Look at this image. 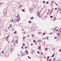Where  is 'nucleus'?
I'll list each match as a JSON object with an SVG mask.
<instances>
[{
	"mask_svg": "<svg viewBox=\"0 0 61 61\" xmlns=\"http://www.w3.org/2000/svg\"><path fill=\"white\" fill-rule=\"evenodd\" d=\"M57 9H58L57 10L58 12H59V11H61V9H60V8H58Z\"/></svg>",
	"mask_w": 61,
	"mask_h": 61,
	"instance_id": "obj_1",
	"label": "nucleus"
},
{
	"mask_svg": "<svg viewBox=\"0 0 61 61\" xmlns=\"http://www.w3.org/2000/svg\"><path fill=\"white\" fill-rule=\"evenodd\" d=\"M40 13L41 12L39 11H38V12H37V15H40Z\"/></svg>",
	"mask_w": 61,
	"mask_h": 61,
	"instance_id": "obj_2",
	"label": "nucleus"
},
{
	"mask_svg": "<svg viewBox=\"0 0 61 61\" xmlns=\"http://www.w3.org/2000/svg\"><path fill=\"white\" fill-rule=\"evenodd\" d=\"M37 15L38 16V17L39 18H40V17H41V16H40V15Z\"/></svg>",
	"mask_w": 61,
	"mask_h": 61,
	"instance_id": "obj_3",
	"label": "nucleus"
},
{
	"mask_svg": "<svg viewBox=\"0 0 61 61\" xmlns=\"http://www.w3.org/2000/svg\"><path fill=\"white\" fill-rule=\"evenodd\" d=\"M38 48L39 50H40L41 49V46H39Z\"/></svg>",
	"mask_w": 61,
	"mask_h": 61,
	"instance_id": "obj_4",
	"label": "nucleus"
},
{
	"mask_svg": "<svg viewBox=\"0 0 61 61\" xmlns=\"http://www.w3.org/2000/svg\"><path fill=\"white\" fill-rule=\"evenodd\" d=\"M25 55L24 53H22V54L21 55L22 56H25Z\"/></svg>",
	"mask_w": 61,
	"mask_h": 61,
	"instance_id": "obj_5",
	"label": "nucleus"
},
{
	"mask_svg": "<svg viewBox=\"0 0 61 61\" xmlns=\"http://www.w3.org/2000/svg\"><path fill=\"white\" fill-rule=\"evenodd\" d=\"M10 51H13V48H11V49Z\"/></svg>",
	"mask_w": 61,
	"mask_h": 61,
	"instance_id": "obj_6",
	"label": "nucleus"
},
{
	"mask_svg": "<svg viewBox=\"0 0 61 61\" xmlns=\"http://www.w3.org/2000/svg\"><path fill=\"white\" fill-rule=\"evenodd\" d=\"M32 37H34V36H35V35H34L33 34H32Z\"/></svg>",
	"mask_w": 61,
	"mask_h": 61,
	"instance_id": "obj_7",
	"label": "nucleus"
},
{
	"mask_svg": "<svg viewBox=\"0 0 61 61\" xmlns=\"http://www.w3.org/2000/svg\"><path fill=\"white\" fill-rule=\"evenodd\" d=\"M55 60H56V58H54L53 59V61H55Z\"/></svg>",
	"mask_w": 61,
	"mask_h": 61,
	"instance_id": "obj_8",
	"label": "nucleus"
},
{
	"mask_svg": "<svg viewBox=\"0 0 61 61\" xmlns=\"http://www.w3.org/2000/svg\"><path fill=\"white\" fill-rule=\"evenodd\" d=\"M25 53H27V54H28V52H27V50L26 51H25Z\"/></svg>",
	"mask_w": 61,
	"mask_h": 61,
	"instance_id": "obj_9",
	"label": "nucleus"
},
{
	"mask_svg": "<svg viewBox=\"0 0 61 61\" xmlns=\"http://www.w3.org/2000/svg\"><path fill=\"white\" fill-rule=\"evenodd\" d=\"M14 41H15L14 40H12V41H11V43H13V42H14Z\"/></svg>",
	"mask_w": 61,
	"mask_h": 61,
	"instance_id": "obj_10",
	"label": "nucleus"
},
{
	"mask_svg": "<svg viewBox=\"0 0 61 61\" xmlns=\"http://www.w3.org/2000/svg\"><path fill=\"white\" fill-rule=\"evenodd\" d=\"M33 10V9L32 8H31L30 9V10L31 11H32V10Z\"/></svg>",
	"mask_w": 61,
	"mask_h": 61,
	"instance_id": "obj_11",
	"label": "nucleus"
},
{
	"mask_svg": "<svg viewBox=\"0 0 61 61\" xmlns=\"http://www.w3.org/2000/svg\"><path fill=\"white\" fill-rule=\"evenodd\" d=\"M15 41H16V43H18V41H17V40H16Z\"/></svg>",
	"mask_w": 61,
	"mask_h": 61,
	"instance_id": "obj_12",
	"label": "nucleus"
},
{
	"mask_svg": "<svg viewBox=\"0 0 61 61\" xmlns=\"http://www.w3.org/2000/svg\"><path fill=\"white\" fill-rule=\"evenodd\" d=\"M25 34H26V32L24 31V33H23L24 35H25Z\"/></svg>",
	"mask_w": 61,
	"mask_h": 61,
	"instance_id": "obj_13",
	"label": "nucleus"
},
{
	"mask_svg": "<svg viewBox=\"0 0 61 61\" xmlns=\"http://www.w3.org/2000/svg\"><path fill=\"white\" fill-rule=\"evenodd\" d=\"M1 53L2 54H4V51H2Z\"/></svg>",
	"mask_w": 61,
	"mask_h": 61,
	"instance_id": "obj_14",
	"label": "nucleus"
},
{
	"mask_svg": "<svg viewBox=\"0 0 61 61\" xmlns=\"http://www.w3.org/2000/svg\"><path fill=\"white\" fill-rule=\"evenodd\" d=\"M54 56H55V55L53 54L51 56V57H54Z\"/></svg>",
	"mask_w": 61,
	"mask_h": 61,
	"instance_id": "obj_15",
	"label": "nucleus"
},
{
	"mask_svg": "<svg viewBox=\"0 0 61 61\" xmlns=\"http://www.w3.org/2000/svg\"><path fill=\"white\" fill-rule=\"evenodd\" d=\"M17 33V32L16 31H14V34H15V33Z\"/></svg>",
	"mask_w": 61,
	"mask_h": 61,
	"instance_id": "obj_16",
	"label": "nucleus"
},
{
	"mask_svg": "<svg viewBox=\"0 0 61 61\" xmlns=\"http://www.w3.org/2000/svg\"><path fill=\"white\" fill-rule=\"evenodd\" d=\"M16 41H14V44H16Z\"/></svg>",
	"mask_w": 61,
	"mask_h": 61,
	"instance_id": "obj_17",
	"label": "nucleus"
},
{
	"mask_svg": "<svg viewBox=\"0 0 61 61\" xmlns=\"http://www.w3.org/2000/svg\"><path fill=\"white\" fill-rule=\"evenodd\" d=\"M33 42H34V43H36V40H34Z\"/></svg>",
	"mask_w": 61,
	"mask_h": 61,
	"instance_id": "obj_18",
	"label": "nucleus"
},
{
	"mask_svg": "<svg viewBox=\"0 0 61 61\" xmlns=\"http://www.w3.org/2000/svg\"><path fill=\"white\" fill-rule=\"evenodd\" d=\"M51 3H52V4H54V1L51 2Z\"/></svg>",
	"mask_w": 61,
	"mask_h": 61,
	"instance_id": "obj_19",
	"label": "nucleus"
},
{
	"mask_svg": "<svg viewBox=\"0 0 61 61\" xmlns=\"http://www.w3.org/2000/svg\"><path fill=\"white\" fill-rule=\"evenodd\" d=\"M33 43H31L30 44L31 46H33Z\"/></svg>",
	"mask_w": 61,
	"mask_h": 61,
	"instance_id": "obj_20",
	"label": "nucleus"
},
{
	"mask_svg": "<svg viewBox=\"0 0 61 61\" xmlns=\"http://www.w3.org/2000/svg\"><path fill=\"white\" fill-rule=\"evenodd\" d=\"M57 35H58V36H60V34L59 33L58 34H57Z\"/></svg>",
	"mask_w": 61,
	"mask_h": 61,
	"instance_id": "obj_21",
	"label": "nucleus"
},
{
	"mask_svg": "<svg viewBox=\"0 0 61 61\" xmlns=\"http://www.w3.org/2000/svg\"><path fill=\"white\" fill-rule=\"evenodd\" d=\"M22 11L23 12H25V10H22Z\"/></svg>",
	"mask_w": 61,
	"mask_h": 61,
	"instance_id": "obj_22",
	"label": "nucleus"
},
{
	"mask_svg": "<svg viewBox=\"0 0 61 61\" xmlns=\"http://www.w3.org/2000/svg\"><path fill=\"white\" fill-rule=\"evenodd\" d=\"M47 48H45V50H47Z\"/></svg>",
	"mask_w": 61,
	"mask_h": 61,
	"instance_id": "obj_23",
	"label": "nucleus"
},
{
	"mask_svg": "<svg viewBox=\"0 0 61 61\" xmlns=\"http://www.w3.org/2000/svg\"><path fill=\"white\" fill-rule=\"evenodd\" d=\"M21 6H22V5H20V6L19 8L21 7Z\"/></svg>",
	"mask_w": 61,
	"mask_h": 61,
	"instance_id": "obj_24",
	"label": "nucleus"
},
{
	"mask_svg": "<svg viewBox=\"0 0 61 61\" xmlns=\"http://www.w3.org/2000/svg\"><path fill=\"white\" fill-rule=\"evenodd\" d=\"M50 17L51 18H53V16H51Z\"/></svg>",
	"mask_w": 61,
	"mask_h": 61,
	"instance_id": "obj_25",
	"label": "nucleus"
},
{
	"mask_svg": "<svg viewBox=\"0 0 61 61\" xmlns=\"http://www.w3.org/2000/svg\"><path fill=\"white\" fill-rule=\"evenodd\" d=\"M39 41H41V39H39Z\"/></svg>",
	"mask_w": 61,
	"mask_h": 61,
	"instance_id": "obj_26",
	"label": "nucleus"
},
{
	"mask_svg": "<svg viewBox=\"0 0 61 61\" xmlns=\"http://www.w3.org/2000/svg\"><path fill=\"white\" fill-rule=\"evenodd\" d=\"M10 27L11 28V27H12V25H10Z\"/></svg>",
	"mask_w": 61,
	"mask_h": 61,
	"instance_id": "obj_27",
	"label": "nucleus"
},
{
	"mask_svg": "<svg viewBox=\"0 0 61 61\" xmlns=\"http://www.w3.org/2000/svg\"><path fill=\"white\" fill-rule=\"evenodd\" d=\"M41 54L42 55H43V53L42 52H41Z\"/></svg>",
	"mask_w": 61,
	"mask_h": 61,
	"instance_id": "obj_28",
	"label": "nucleus"
},
{
	"mask_svg": "<svg viewBox=\"0 0 61 61\" xmlns=\"http://www.w3.org/2000/svg\"><path fill=\"white\" fill-rule=\"evenodd\" d=\"M5 40H7V37H6V39H5Z\"/></svg>",
	"mask_w": 61,
	"mask_h": 61,
	"instance_id": "obj_29",
	"label": "nucleus"
},
{
	"mask_svg": "<svg viewBox=\"0 0 61 61\" xmlns=\"http://www.w3.org/2000/svg\"><path fill=\"white\" fill-rule=\"evenodd\" d=\"M54 38L55 39H56V37L55 36L54 37Z\"/></svg>",
	"mask_w": 61,
	"mask_h": 61,
	"instance_id": "obj_30",
	"label": "nucleus"
},
{
	"mask_svg": "<svg viewBox=\"0 0 61 61\" xmlns=\"http://www.w3.org/2000/svg\"><path fill=\"white\" fill-rule=\"evenodd\" d=\"M61 49H60L59 50V52H61Z\"/></svg>",
	"mask_w": 61,
	"mask_h": 61,
	"instance_id": "obj_31",
	"label": "nucleus"
},
{
	"mask_svg": "<svg viewBox=\"0 0 61 61\" xmlns=\"http://www.w3.org/2000/svg\"><path fill=\"white\" fill-rule=\"evenodd\" d=\"M33 17H31V19H33Z\"/></svg>",
	"mask_w": 61,
	"mask_h": 61,
	"instance_id": "obj_32",
	"label": "nucleus"
},
{
	"mask_svg": "<svg viewBox=\"0 0 61 61\" xmlns=\"http://www.w3.org/2000/svg\"><path fill=\"white\" fill-rule=\"evenodd\" d=\"M23 46H25V44H24V43H23Z\"/></svg>",
	"mask_w": 61,
	"mask_h": 61,
	"instance_id": "obj_33",
	"label": "nucleus"
},
{
	"mask_svg": "<svg viewBox=\"0 0 61 61\" xmlns=\"http://www.w3.org/2000/svg\"><path fill=\"white\" fill-rule=\"evenodd\" d=\"M47 40H48V37H47Z\"/></svg>",
	"mask_w": 61,
	"mask_h": 61,
	"instance_id": "obj_34",
	"label": "nucleus"
},
{
	"mask_svg": "<svg viewBox=\"0 0 61 61\" xmlns=\"http://www.w3.org/2000/svg\"><path fill=\"white\" fill-rule=\"evenodd\" d=\"M29 23H31V21H29Z\"/></svg>",
	"mask_w": 61,
	"mask_h": 61,
	"instance_id": "obj_35",
	"label": "nucleus"
},
{
	"mask_svg": "<svg viewBox=\"0 0 61 61\" xmlns=\"http://www.w3.org/2000/svg\"><path fill=\"white\" fill-rule=\"evenodd\" d=\"M55 4H56V5H57H57L56 4V3H55Z\"/></svg>",
	"mask_w": 61,
	"mask_h": 61,
	"instance_id": "obj_36",
	"label": "nucleus"
},
{
	"mask_svg": "<svg viewBox=\"0 0 61 61\" xmlns=\"http://www.w3.org/2000/svg\"><path fill=\"white\" fill-rule=\"evenodd\" d=\"M43 3H45V1H43Z\"/></svg>",
	"mask_w": 61,
	"mask_h": 61,
	"instance_id": "obj_37",
	"label": "nucleus"
},
{
	"mask_svg": "<svg viewBox=\"0 0 61 61\" xmlns=\"http://www.w3.org/2000/svg\"><path fill=\"white\" fill-rule=\"evenodd\" d=\"M48 11H49V12H50V10L49 9L48 10Z\"/></svg>",
	"mask_w": 61,
	"mask_h": 61,
	"instance_id": "obj_38",
	"label": "nucleus"
},
{
	"mask_svg": "<svg viewBox=\"0 0 61 61\" xmlns=\"http://www.w3.org/2000/svg\"><path fill=\"white\" fill-rule=\"evenodd\" d=\"M38 33L39 34H41V33L40 32H38Z\"/></svg>",
	"mask_w": 61,
	"mask_h": 61,
	"instance_id": "obj_39",
	"label": "nucleus"
},
{
	"mask_svg": "<svg viewBox=\"0 0 61 61\" xmlns=\"http://www.w3.org/2000/svg\"><path fill=\"white\" fill-rule=\"evenodd\" d=\"M46 3L47 4H48V3H49L48 2H46Z\"/></svg>",
	"mask_w": 61,
	"mask_h": 61,
	"instance_id": "obj_40",
	"label": "nucleus"
},
{
	"mask_svg": "<svg viewBox=\"0 0 61 61\" xmlns=\"http://www.w3.org/2000/svg\"><path fill=\"white\" fill-rule=\"evenodd\" d=\"M25 49H26L27 48V47H25Z\"/></svg>",
	"mask_w": 61,
	"mask_h": 61,
	"instance_id": "obj_41",
	"label": "nucleus"
},
{
	"mask_svg": "<svg viewBox=\"0 0 61 61\" xmlns=\"http://www.w3.org/2000/svg\"><path fill=\"white\" fill-rule=\"evenodd\" d=\"M11 22H13V20H11Z\"/></svg>",
	"mask_w": 61,
	"mask_h": 61,
	"instance_id": "obj_42",
	"label": "nucleus"
},
{
	"mask_svg": "<svg viewBox=\"0 0 61 61\" xmlns=\"http://www.w3.org/2000/svg\"><path fill=\"white\" fill-rule=\"evenodd\" d=\"M55 10H57V8H56L55 9Z\"/></svg>",
	"mask_w": 61,
	"mask_h": 61,
	"instance_id": "obj_43",
	"label": "nucleus"
},
{
	"mask_svg": "<svg viewBox=\"0 0 61 61\" xmlns=\"http://www.w3.org/2000/svg\"><path fill=\"white\" fill-rule=\"evenodd\" d=\"M9 36H8L7 37V38H8V37H9Z\"/></svg>",
	"mask_w": 61,
	"mask_h": 61,
	"instance_id": "obj_44",
	"label": "nucleus"
},
{
	"mask_svg": "<svg viewBox=\"0 0 61 61\" xmlns=\"http://www.w3.org/2000/svg\"><path fill=\"white\" fill-rule=\"evenodd\" d=\"M56 20V18H55V19L53 20Z\"/></svg>",
	"mask_w": 61,
	"mask_h": 61,
	"instance_id": "obj_45",
	"label": "nucleus"
},
{
	"mask_svg": "<svg viewBox=\"0 0 61 61\" xmlns=\"http://www.w3.org/2000/svg\"><path fill=\"white\" fill-rule=\"evenodd\" d=\"M19 21V20H17V22H18Z\"/></svg>",
	"mask_w": 61,
	"mask_h": 61,
	"instance_id": "obj_46",
	"label": "nucleus"
},
{
	"mask_svg": "<svg viewBox=\"0 0 61 61\" xmlns=\"http://www.w3.org/2000/svg\"><path fill=\"white\" fill-rule=\"evenodd\" d=\"M21 48H22V49H23V46H22L21 47Z\"/></svg>",
	"mask_w": 61,
	"mask_h": 61,
	"instance_id": "obj_47",
	"label": "nucleus"
},
{
	"mask_svg": "<svg viewBox=\"0 0 61 61\" xmlns=\"http://www.w3.org/2000/svg\"><path fill=\"white\" fill-rule=\"evenodd\" d=\"M2 3H0V5H2Z\"/></svg>",
	"mask_w": 61,
	"mask_h": 61,
	"instance_id": "obj_48",
	"label": "nucleus"
},
{
	"mask_svg": "<svg viewBox=\"0 0 61 61\" xmlns=\"http://www.w3.org/2000/svg\"><path fill=\"white\" fill-rule=\"evenodd\" d=\"M45 33H43V35H45Z\"/></svg>",
	"mask_w": 61,
	"mask_h": 61,
	"instance_id": "obj_49",
	"label": "nucleus"
},
{
	"mask_svg": "<svg viewBox=\"0 0 61 61\" xmlns=\"http://www.w3.org/2000/svg\"><path fill=\"white\" fill-rule=\"evenodd\" d=\"M46 39V38H44V40H45V39Z\"/></svg>",
	"mask_w": 61,
	"mask_h": 61,
	"instance_id": "obj_50",
	"label": "nucleus"
},
{
	"mask_svg": "<svg viewBox=\"0 0 61 61\" xmlns=\"http://www.w3.org/2000/svg\"><path fill=\"white\" fill-rule=\"evenodd\" d=\"M56 31H58V30H56Z\"/></svg>",
	"mask_w": 61,
	"mask_h": 61,
	"instance_id": "obj_51",
	"label": "nucleus"
},
{
	"mask_svg": "<svg viewBox=\"0 0 61 61\" xmlns=\"http://www.w3.org/2000/svg\"><path fill=\"white\" fill-rule=\"evenodd\" d=\"M37 53L38 54H39V51H38Z\"/></svg>",
	"mask_w": 61,
	"mask_h": 61,
	"instance_id": "obj_52",
	"label": "nucleus"
},
{
	"mask_svg": "<svg viewBox=\"0 0 61 61\" xmlns=\"http://www.w3.org/2000/svg\"><path fill=\"white\" fill-rule=\"evenodd\" d=\"M23 39H24V38H25V37H23Z\"/></svg>",
	"mask_w": 61,
	"mask_h": 61,
	"instance_id": "obj_53",
	"label": "nucleus"
},
{
	"mask_svg": "<svg viewBox=\"0 0 61 61\" xmlns=\"http://www.w3.org/2000/svg\"><path fill=\"white\" fill-rule=\"evenodd\" d=\"M47 14H48H48H49V12H47Z\"/></svg>",
	"mask_w": 61,
	"mask_h": 61,
	"instance_id": "obj_54",
	"label": "nucleus"
},
{
	"mask_svg": "<svg viewBox=\"0 0 61 61\" xmlns=\"http://www.w3.org/2000/svg\"><path fill=\"white\" fill-rule=\"evenodd\" d=\"M51 35H52L53 34V33H51Z\"/></svg>",
	"mask_w": 61,
	"mask_h": 61,
	"instance_id": "obj_55",
	"label": "nucleus"
},
{
	"mask_svg": "<svg viewBox=\"0 0 61 61\" xmlns=\"http://www.w3.org/2000/svg\"><path fill=\"white\" fill-rule=\"evenodd\" d=\"M4 30H6V29H4Z\"/></svg>",
	"mask_w": 61,
	"mask_h": 61,
	"instance_id": "obj_56",
	"label": "nucleus"
},
{
	"mask_svg": "<svg viewBox=\"0 0 61 61\" xmlns=\"http://www.w3.org/2000/svg\"><path fill=\"white\" fill-rule=\"evenodd\" d=\"M49 57H47V58H48H48H49Z\"/></svg>",
	"mask_w": 61,
	"mask_h": 61,
	"instance_id": "obj_57",
	"label": "nucleus"
},
{
	"mask_svg": "<svg viewBox=\"0 0 61 61\" xmlns=\"http://www.w3.org/2000/svg\"><path fill=\"white\" fill-rule=\"evenodd\" d=\"M33 52H34V51H32V53H33Z\"/></svg>",
	"mask_w": 61,
	"mask_h": 61,
	"instance_id": "obj_58",
	"label": "nucleus"
},
{
	"mask_svg": "<svg viewBox=\"0 0 61 61\" xmlns=\"http://www.w3.org/2000/svg\"><path fill=\"white\" fill-rule=\"evenodd\" d=\"M29 56H28V58H29Z\"/></svg>",
	"mask_w": 61,
	"mask_h": 61,
	"instance_id": "obj_59",
	"label": "nucleus"
},
{
	"mask_svg": "<svg viewBox=\"0 0 61 61\" xmlns=\"http://www.w3.org/2000/svg\"><path fill=\"white\" fill-rule=\"evenodd\" d=\"M4 2H2V4H4Z\"/></svg>",
	"mask_w": 61,
	"mask_h": 61,
	"instance_id": "obj_60",
	"label": "nucleus"
},
{
	"mask_svg": "<svg viewBox=\"0 0 61 61\" xmlns=\"http://www.w3.org/2000/svg\"><path fill=\"white\" fill-rule=\"evenodd\" d=\"M29 58H30V59H31V57Z\"/></svg>",
	"mask_w": 61,
	"mask_h": 61,
	"instance_id": "obj_61",
	"label": "nucleus"
},
{
	"mask_svg": "<svg viewBox=\"0 0 61 61\" xmlns=\"http://www.w3.org/2000/svg\"><path fill=\"white\" fill-rule=\"evenodd\" d=\"M35 45H37V44L36 43V44H35Z\"/></svg>",
	"mask_w": 61,
	"mask_h": 61,
	"instance_id": "obj_62",
	"label": "nucleus"
},
{
	"mask_svg": "<svg viewBox=\"0 0 61 61\" xmlns=\"http://www.w3.org/2000/svg\"><path fill=\"white\" fill-rule=\"evenodd\" d=\"M22 31H23V30H23V29H22Z\"/></svg>",
	"mask_w": 61,
	"mask_h": 61,
	"instance_id": "obj_63",
	"label": "nucleus"
},
{
	"mask_svg": "<svg viewBox=\"0 0 61 61\" xmlns=\"http://www.w3.org/2000/svg\"><path fill=\"white\" fill-rule=\"evenodd\" d=\"M8 28H10V27H8Z\"/></svg>",
	"mask_w": 61,
	"mask_h": 61,
	"instance_id": "obj_64",
	"label": "nucleus"
}]
</instances>
